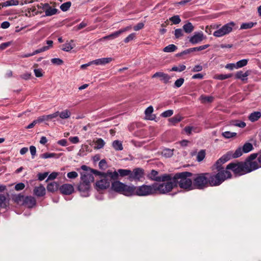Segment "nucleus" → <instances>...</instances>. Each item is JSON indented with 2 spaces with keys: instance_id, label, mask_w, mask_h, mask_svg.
Returning <instances> with one entry per match:
<instances>
[{
  "instance_id": "f257e3e1",
  "label": "nucleus",
  "mask_w": 261,
  "mask_h": 261,
  "mask_svg": "<svg viewBox=\"0 0 261 261\" xmlns=\"http://www.w3.org/2000/svg\"><path fill=\"white\" fill-rule=\"evenodd\" d=\"M217 175H213L210 173H202L193 174V187L198 189H203L208 186H217L220 185V180L217 179Z\"/></svg>"
},
{
  "instance_id": "f03ea898",
  "label": "nucleus",
  "mask_w": 261,
  "mask_h": 261,
  "mask_svg": "<svg viewBox=\"0 0 261 261\" xmlns=\"http://www.w3.org/2000/svg\"><path fill=\"white\" fill-rule=\"evenodd\" d=\"M230 156L231 155L229 153L224 155L217 160L214 165L215 168L217 170V173L213 174V175H219L217 179L220 180V184H221L224 180L231 177V174L228 171V169H226V168L224 169L222 166V164L230 159Z\"/></svg>"
},
{
  "instance_id": "7ed1b4c3",
  "label": "nucleus",
  "mask_w": 261,
  "mask_h": 261,
  "mask_svg": "<svg viewBox=\"0 0 261 261\" xmlns=\"http://www.w3.org/2000/svg\"><path fill=\"white\" fill-rule=\"evenodd\" d=\"M193 174L189 172H183L175 174L173 176V178L176 182V187L178 185L181 189L188 191L192 190L193 186L192 179Z\"/></svg>"
},
{
  "instance_id": "20e7f679",
  "label": "nucleus",
  "mask_w": 261,
  "mask_h": 261,
  "mask_svg": "<svg viewBox=\"0 0 261 261\" xmlns=\"http://www.w3.org/2000/svg\"><path fill=\"white\" fill-rule=\"evenodd\" d=\"M167 179L162 184L154 183L155 193L165 194L170 192L174 187H176V182L171 174H168Z\"/></svg>"
},
{
  "instance_id": "39448f33",
  "label": "nucleus",
  "mask_w": 261,
  "mask_h": 261,
  "mask_svg": "<svg viewBox=\"0 0 261 261\" xmlns=\"http://www.w3.org/2000/svg\"><path fill=\"white\" fill-rule=\"evenodd\" d=\"M155 194L154 184L151 185H143L141 186H132V195H136L140 196H146Z\"/></svg>"
},
{
  "instance_id": "423d86ee",
  "label": "nucleus",
  "mask_w": 261,
  "mask_h": 261,
  "mask_svg": "<svg viewBox=\"0 0 261 261\" xmlns=\"http://www.w3.org/2000/svg\"><path fill=\"white\" fill-rule=\"evenodd\" d=\"M80 169H82L83 171H90V172L92 173V174L100 176L101 178L108 177H111L112 179H118V175L116 171L112 172L111 170H108L107 172H102L96 169H92L85 165H82L81 167V168H77L76 170L79 171Z\"/></svg>"
},
{
  "instance_id": "0eeeda50",
  "label": "nucleus",
  "mask_w": 261,
  "mask_h": 261,
  "mask_svg": "<svg viewBox=\"0 0 261 261\" xmlns=\"http://www.w3.org/2000/svg\"><path fill=\"white\" fill-rule=\"evenodd\" d=\"M112 189L115 192L125 195H130V186H128L117 180H111Z\"/></svg>"
},
{
  "instance_id": "6e6552de",
  "label": "nucleus",
  "mask_w": 261,
  "mask_h": 261,
  "mask_svg": "<svg viewBox=\"0 0 261 261\" xmlns=\"http://www.w3.org/2000/svg\"><path fill=\"white\" fill-rule=\"evenodd\" d=\"M244 162L231 163L226 166V169L231 170L237 175H242L247 173Z\"/></svg>"
},
{
  "instance_id": "1a4fd4ad",
  "label": "nucleus",
  "mask_w": 261,
  "mask_h": 261,
  "mask_svg": "<svg viewBox=\"0 0 261 261\" xmlns=\"http://www.w3.org/2000/svg\"><path fill=\"white\" fill-rule=\"evenodd\" d=\"M236 24L234 22L231 21L222 26L220 29L216 30L213 33V35L217 37H221L232 32L233 28Z\"/></svg>"
},
{
  "instance_id": "9d476101",
  "label": "nucleus",
  "mask_w": 261,
  "mask_h": 261,
  "mask_svg": "<svg viewBox=\"0 0 261 261\" xmlns=\"http://www.w3.org/2000/svg\"><path fill=\"white\" fill-rule=\"evenodd\" d=\"M159 172L155 170H152L150 173L147 175V177L153 180L158 182H161V181H164L167 179V178L169 177L168 174H164L161 176H158Z\"/></svg>"
},
{
  "instance_id": "9b49d317",
  "label": "nucleus",
  "mask_w": 261,
  "mask_h": 261,
  "mask_svg": "<svg viewBox=\"0 0 261 261\" xmlns=\"http://www.w3.org/2000/svg\"><path fill=\"white\" fill-rule=\"evenodd\" d=\"M115 179H111V177H102L100 180L96 181L95 185L100 190H104L108 188L111 180H114Z\"/></svg>"
},
{
  "instance_id": "f8f14e48",
  "label": "nucleus",
  "mask_w": 261,
  "mask_h": 261,
  "mask_svg": "<svg viewBox=\"0 0 261 261\" xmlns=\"http://www.w3.org/2000/svg\"><path fill=\"white\" fill-rule=\"evenodd\" d=\"M90 188V184L86 181H82L77 187L78 191L83 196L88 195V192Z\"/></svg>"
},
{
  "instance_id": "ddd939ff",
  "label": "nucleus",
  "mask_w": 261,
  "mask_h": 261,
  "mask_svg": "<svg viewBox=\"0 0 261 261\" xmlns=\"http://www.w3.org/2000/svg\"><path fill=\"white\" fill-rule=\"evenodd\" d=\"M244 163L245 167V168L246 169V172H247V173L261 167V166H259L256 161L245 160Z\"/></svg>"
},
{
  "instance_id": "4468645a",
  "label": "nucleus",
  "mask_w": 261,
  "mask_h": 261,
  "mask_svg": "<svg viewBox=\"0 0 261 261\" xmlns=\"http://www.w3.org/2000/svg\"><path fill=\"white\" fill-rule=\"evenodd\" d=\"M205 38L202 32H195L194 35L190 38L189 41L192 44H196L199 43Z\"/></svg>"
},
{
  "instance_id": "2eb2a0df",
  "label": "nucleus",
  "mask_w": 261,
  "mask_h": 261,
  "mask_svg": "<svg viewBox=\"0 0 261 261\" xmlns=\"http://www.w3.org/2000/svg\"><path fill=\"white\" fill-rule=\"evenodd\" d=\"M144 170L142 168H136L132 172V178L137 181H142L144 179Z\"/></svg>"
},
{
  "instance_id": "dca6fc26",
  "label": "nucleus",
  "mask_w": 261,
  "mask_h": 261,
  "mask_svg": "<svg viewBox=\"0 0 261 261\" xmlns=\"http://www.w3.org/2000/svg\"><path fill=\"white\" fill-rule=\"evenodd\" d=\"M59 190L63 195H69L74 192L73 186L69 184H64L61 186L59 188Z\"/></svg>"
},
{
  "instance_id": "f3484780",
  "label": "nucleus",
  "mask_w": 261,
  "mask_h": 261,
  "mask_svg": "<svg viewBox=\"0 0 261 261\" xmlns=\"http://www.w3.org/2000/svg\"><path fill=\"white\" fill-rule=\"evenodd\" d=\"M36 205V199L31 196H25L23 203L21 205L24 206L29 208H31Z\"/></svg>"
},
{
  "instance_id": "a211bd4d",
  "label": "nucleus",
  "mask_w": 261,
  "mask_h": 261,
  "mask_svg": "<svg viewBox=\"0 0 261 261\" xmlns=\"http://www.w3.org/2000/svg\"><path fill=\"white\" fill-rule=\"evenodd\" d=\"M80 172L81 179L82 181H86L90 184L94 181V177L90 171H84Z\"/></svg>"
},
{
  "instance_id": "6ab92c4d",
  "label": "nucleus",
  "mask_w": 261,
  "mask_h": 261,
  "mask_svg": "<svg viewBox=\"0 0 261 261\" xmlns=\"http://www.w3.org/2000/svg\"><path fill=\"white\" fill-rule=\"evenodd\" d=\"M43 10L45 12V16H50L55 15L58 11L57 9L51 8L48 3L43 4Z\"/></svg>"
},
{
  "instance_id": "aec40b11",
  "label": "nucleus",
  "mask_w": 261,
  "mask_h": 261,
  "mask_svg": "<svg viewBox=\"0 0 261 261\" xmlns=\"http://www.w3.org/2000/svg\"><path fill=\"white\" fill-rule=\"evenodd\" d=\"M160 78V80L162 81L164 83L167 84L169 82L170 76L166 73L162 72H156L152 75V78Z\"/></svg>"
},
{
  "instance_id": "412c9836",
  "label": "nucleus",
  "mask_w": 261,
  "mask_h": 261,
  "mask_svg": "<svg viewBox=\"0 0 261 261\" xmlns=\"http://www.w3.org/2000/svg\"><path fill=\"white\" fill-rule=\"evenodd\" d=\"M130 29V27H127L124 29H122L119 30L118 31H116L113 33H112L111 34L103 37L102 39L106 40V39H114L118 36H119L120 34L123 33V32L129 30Z\"/></svg>"
},
{
  "instance_id": "4be33fe9",
  "label": "nucleus",
  "mask_w": 261,
  "mask_h": 261,
  "mask_svg": "<svg viewBox=\"0 0 261 261\" xmlns=\"http://www.w3.org/2000/svg\"><path fill=\"white\" fill-rule=\"evenodd\" d=\"M58 114L59 113L58 112H55L51 114L41 116L38 117V121L40 123L45 121L51 120L54 118H57L58 116Z\"/></svg>"
},
{
  "instance_id": "5701e85b",
  "label": "nucleus",
  "mask_w": 261,
  "mask_h": 261,
  "mask_svg": "<svg viewBox=\"0 0 261 261\" xmlns=\"http://www.w3.org/2000/svg\"><path fill=\"white\" fill-rule=\"evenodd\" d=\"M34 194L38 197H42L45 194V189L41 185L39 187H36L34 189Z\"/></svg>"
},
{
  "instance_id": "b1692460",
  "label": "nucleus",
  "mask_w": 261,
  "mask_h": 261,
  "mask_svg": "<svg viewBox=\"0 0 261 261\" xmlns=\"http://www.w3.org/2000/svg\"><path fill=\"white\" fill-rule=\"evenodd\" d=\"M59 185L57 182L54 181L48 184L46 189L48 192L53 193L59 189Z\"/></svg>"
},
{
  "instance_id": "393cba45",
  "label": "nucleus",
  "mask_w": 261,
  "mask_h": 261,
  "mask_svg": "<svg viewBox=\"0 0 261 261\" xmlns=\"http://www.w3.org/2000/svg\"><path fill=\"white\" fill-rule=\"evenodd\" d=\"M261 117V112L259 111L251 113L248 116V119L251 122L257 121Z\"/></svg>"
},
{
  "instance_id": "a878e982",
  "label": "nucleus",
  "mask_w": 261,
  "mask_h": 261,
  "mask_svg": "<svg viewBox=\"0 0 261 261\" xmlns=\"http://www.w3.org/2000/svg\"><path fill=\"white\" fill-rule=\"evenodd\" d=\"M9 205V200L7 199L4 194H0V207L7 208Z\"/></svg>"
},
{
  "instance_id": "bb28decb",
  "label": "nucleus",
  "mask_w": 261,
  "mask_h": 261,
  "mask_svg": "<svg viewBox=\"0 0 261 261\" xmlns=\"http://www.w3.org/2000/svg\"><path fill=\"white\" fill-rule=\"evenodd\" d=\"M249 74V71H247L245 72H243L242 71H238L236 73L235 76L237 79H240L242 81H244L246 80V77H247Z\"/></svg>"
},
{
  "instance_id": "cd10ccee",
  "label": "nucleus",
  "mask_w": 261,
  "mask_h": 261,
  "mask_svg": "<svg viewBox=\"0 0 261 261\" xmlns=\"http://www.w3.org/2000/svg\"><path fill=\"white\" fill-rule=\"evenodd\" d=\"M184 32L187 34L192 33L194 29V27L192 23L188 22L182 27Z\"/></svg>"
},
{
  "instance_id": "c85d7f7f",
  "label": "nucleus",
  "mask_w": 261,
  "mask_h": 261,
  "mask_svg": "<svg viewBox=\"0 0 261 261\" xmlns=\"http://www.w3.org/2000/svg\"><path fill=\"white\" fill-rule=\"evenodd\" d=\"M25 196L21 194L14 195L12 197L13 200L16 203L21 205V203H23Z\"/></svg>"
},
{
  "instance_id": "c756f323",
  "label": "nucleus",
  "mask_w": 261,
  "mask_h": 261,
  "mask_svg": "<svg viewBox=\"0 0 261 261\" xmlns=\"http://www.w3.org/2000/svg\"><path fill=\"white\" fill-rule=\"evenodd\" d=\"M73 42V40H71L69 42L67 41L65 44L62 45V50L65 51H70L74 47V45L72 46L71 44Z\"/></svg>"
},
{
  "instance_id": "7c9ffc66",
  "label": "nucleus",
  "mask_w": 261,
  "mask_h": 261,
  "mask_svg": "<svg viewBox=\"0 0 261 261\" xmlns=\"http://www.w3.org/2000/svg\"><path fill=\"white\" fill-rule=\"evenodd\" d=\"M174 149H171L169 148H165L162 151V154L165 158H170L173 155V151Z\"/></svg>"
},
{
  "instance_id": "2f4dec72",
  "label": "nucleus",
  "mask_w": 261,
  "mask_h": 261,
  "mask_svg": "<svg viewBox=\"0 0 261 261\" xmlns=\"http://www.w3.org/2000/svg\"><path fill=\"white\" fill-rule=\"evenodd\" d=\"M56 112H58L59 113L58 116H60V117L61 119H67L70 117L71 115V112L69 110L66 109L63 111H62L61 112H60L59 111H57Z\"/></svg>"
},
{
  "instance_id": "473e14b6",
  "label": "nucleus",
  "mask_w": 261,
  "mask_h": 261,
  "mask_svg": "<svg viewBox=\"0 0 261 261\" xmlns=\"http://www.w3.org/2000/svg\"><path fill=\"white\" fill-rule=\"evenodd\" d=\"M256 24V22H248L243 23L240 27L241 30H247L253 27Z\"/></svg>"
},
{
  "instance_id": "72a5a7b5",
  "label": "nucleus",
  "mask_w": 261,
  "mask_h": 261,
  "mask_svg": "<svg viewBox=\"0 0 261 261\" xmlns=\"http://www.w3.org/2000/svg\"><path fill=\"white\" fill-rule=\"evenodd\" d=\"M112 146L117 151L122 150L123 149L122 143L119 140L114 141L112 143Z\"/></svg>"
},
{
  "instance_id": "f704fd0d",
  "label": "nucleus",
  "mask_w": 261,
  "mask_h": 261,
  "mask_svg": "<svg viewBox=\"0 0 261 261\" xmlns=\"http://www.w3.org/2000/svg\"><path fill=\"white\" fill-rule=\"evenodd\" d=\"M117 174L121 176L124 177L125 176H128L130 175V170L129 169H118L117 171H115Z\"/></svg>"
},
{
  "instance_id": "c9c22d12",
  "label": "nucleus",
  "mask_w": 261,
  "mask_h": 261,
  "mask_svg": "<svg viewBox=\"0 0 261 261\" xmlns=\"http://www.w3.org/2000/svg\"><path fill=\"white\" fill-rule=\"evenodd\" d=\"M242 148L244 153H248L253 150V147L251 143L247 142L244 144Z\"/></svg>"
},
{
  "instance_id": "e433bc0d",
  "label": "nucleus",
  "mask_w": 261,
  "mask_h": 261,
  "mask_svg": "<svg viewBox=\"0 0 261 261\" xmlns=\"http://www.w3.org/2000/svg\"><path fill=\"white\" fill-rule=\"evenodd\" d=\"M153 108L152 106L148 107L145 110V114L148 119H149V120L154 119V118L151 115V114L153 112Z\"/></svg>"
},
{
  "instance_id": "4c0bfd02",
  "label": "nucleus",
  "mask_w": 261,
  "mask_h": 261,
  "mask_svg": "<svg viewBox=\"0 0 261 261\" xmlns=\"http://www.w3.org/2000/svg\"><path fill=\"white\" fill-rule=\"evenodd\" d=\"M19 4V2L16 0H9L4 3H2V7L11 6H17Z\"/></svg>"
},
{
  "instance_id": "58836bf2",
  "label": "nucleus",
  "mask_w": 261,
  "mask_h": 261,
  "mask_svg": "<svg viewBox=\"0 0 261 261\" xmlns=\"http://www.w3.org/2000/svg\"><path fill=\"white\" fill-rule=\"evenodd\" d=\"M177 47L174 44H170L164 48L163 51L166 53H172L175 51Z\"/></svg>"
},
{
  "instance_id": "ea45409f",
  "label": "nucleus",
  "mask_w": 261,
  "mask_h": 261,
  "mask_svg": "<svg viewBox=\"0 0 261 261\" xmlns=\"http://www.w3.org/2000/svg\"><path fill=\"white\" fill-rule=\"evenodd\" d=\"M230 123L232 125H234V126H238V127H241V128H244L246 125L245 122H244L243 121H239V120H232V121H231Z\"/></svg>"
},
{
  "instance_id": "a19ab883",
  "label": "nucleus",
  "mask_w": 261,
  "mask_h": 261,
  "mask_svg": "<svg viewBox=\"0 0 261 261\" xmlns=\"http://www.w3.org/2000/svg\"><path fill=\"white\" fill-rule=\"evenodd\" d=\"M205 156V151L204 150H200L197 154L196 160L198 162H201Z\"/></svg>"
},
{
  "instance_id": "79ce46f5",
  "label": "nucleus",
  "mask_w": 261,
  "mask_h": 261,
  "mask_svg": "<svg viewBox=\"0 0 261 261\" xmlns=\"http://www.w3.org/2000/svg\"><path fill=\"white\" fill-rule=\"evenodd\" d=\"M236 135H237L236 133L230 132L229 131L223 132L222 134V136L226 139H230V138L234 137L236 136Z\"/></svg>"
},
{
  "instance_id": "37998d69",
  "label": "nucleus",
  "mask_w": 261,
  "mask_h": 261,
  "mask_svg": "<svg viewBox=\"0 0 261 261\" xmlns=\"http://www.w3.org/2000/svg\"><path fill=\"white\" fill-rule=\"evenodd\" d=\"M95 143L96 144V146L95 147V148L97 149H99L103 148L105 145L104 140L101 138L97 139Z\"/></svg>"
},
{
  "instance_id": "c03bdc74",
  "label": "nucleus",
  "mask_w": 261,
  "mask_h": 261,
  "mask_svg": "<svg viewBox=\"0 0 261 261\" xmlns=\"http://www.w3.org/2000/svg\"><path fill=\"white\" fill-rule=\"evenodd\" d=\"M244 153V151L242 148V147H239L232 154L231 157L232 158H237L240 156H241L243 153Z\"/></svg>"
},
{
  "instance_id": "a18cd8bd",
  "label": "nucleus",
  "mask_w": 261,
  "mask_h": 261,
  "mask_svg": "<svg viewBox=\"0 0 261 261\" xmlns=\"http://www.w3.org/2000/svg\"><path fill=\"white\" fill-rule=\"evenodd\" d=\"M200 99L202 103L212 102L214 100V98L212 96H207L204 95H201L200 97Z\"/></svg>"
},
{
  "instance_id": "49530a36",
  "label": "nucleus",
  "mask_w": 261,
  "mask_h": 261,
  "mask_svg": "<svg viewBox=\"0 0 261 261\" xmlns=\"http://www.w3.org/2000/svg\"><path fill=\"white\" fill-rule=\"evenodd\" d=\"M41 158L43 159H48L51 158H58L57 154L55 153H49V152H45L44 153L41 154L40 155Z\"/></svg>"
},
{
  "instance_id": "de8ad7c7",
  "label": "nucleus",
  "mask_w": 261,
  "mask_h": 261,
  "mask_svg": "<svg viewBox=\"0 0 261 261\" xmlns=\"http://www.w3.org/2000/svg\"><path fill=\"white\" fill-rule=\"evenodd\" d=\"M186 66L184 65H179L178 66H173L171 69V71L181 72L185 70Z\"/></svg>"
},
{
  "instance_id": "09e8293b",
  "label": "nucleus",
  "mask_w": 261,
  "mask_h": 261,
  "mask_svg": "<svg viewBox=\"0 0 261 261\" xmlns=\"http://www.w3.org/2000/svg\"><path fill=\"white\" fill-rule=\"evenodd\" d=\"M181 120V117L179 115L175 116L169 119L170 122L174 125Z\"/></svg>"
},
{
  "instance_id": "8fccbe9b",
  "label": "nucleus",
  "mask_w": 261,
  "mask_h": 261,
  "mask_svg": "<svg viewBox=\"0 0 261 261\" xmlns=\"http://www.w3.org/2000/svg\"><path fill=\"white\" fill-rule=\"evenodd\" d=\"M232 74H220L216 75L215 77L216 79L219 80H224L228 78H230L232 76Z\"/></svg>"
},
{
  "instance_id": "3c124183",
  "label": "nucleus",
  "mask_w": 261,
  "mask_h": 261,
  "mask_svg": "<svg viewBox=\"0 0 261 261\" xmlns=\"http://www.w3.org/2000/svg\"><path fill=\"white\" fill-rule=\"evenodd\" d=\"M248 60L243 59L236 63V68H242L247 64Z\"/></svg>"
},
{
  "instance_id": "603ef678",
  "label": "nucleus",
  "mask_w": 261,
  "mask_h": 261,
  "mask_svg": "<svg viewBox=\"0 0 261 261\" xmlns=\"http://www.w3.org/2000/svg\"><path fill=\"white\" fill-rule=\"evenodd\" d=\"M71 3L70 2H67L62 4L60 6V9L62 11L65 12L67 11L70 7Z\"/></svg>"
},
{
  "instance_id": "864d4df0",
  "label": "nucleus",
  "mask_w": 261,
  "mask_h": 261,
  "mask_svg": "<svg viewBox=\"0 0 261 261\" xmlns=\"http://www.w3.org/2000/svg\"><path fill=\"white\" fill-rule=\"evenodd\" d=\"M210 46L209 44H205L204 45H201L198 47H195L193 48H190L191 53L193 51H201L203 49H205L208 47Z\"/></svg>"
},
{
  "instance_id": "5fc2aeb1",
  "label": "nucleus",
  "mask_w": 261,
  "mask_h": 261,
  "mask_svg": "<svg viewBox=\"0 0 261 261\" xmlns=\"http://www.w3.org/2000/svg\"><path fill=\"white\" fill-rule=\"evenodd\" d=\"M169 20L172 22L173 24H179L180 21L181 19L179 16V15H174L169 18Z\"/></svg>"
},
{
  "instance_id": "6e6d98bb",
  "label": "nucleus",
  "mask_w": 261,
  "mask_h": 261,
  "mask_svg": "<svg viewBox=\"0 0 261 261\" xmlns=\"http://www.w3.org/2000/svg\"><path fill=\"white\" fill-rule=\"evenodd\" d=\"M98 166L101 170H105L107 168L106 161L105 159L100 160Z\"/></svg>"
},
{
  "instance_id": "4d7b16f0",
  "label": "nucleus",
  "mask_w": 261,
  "mask_h": 261,
  "mask_svg": "<svg viewBox=\"0 0 261 261\" xmlns=\"http://www.w3.org/2000/svg\"><path fill=\"white\" fill-rule=\"evenodd\" d=\"M184 79L182 77L177 79L174 83V87L176 88H179L184 83Z\"/></svg>"
},
{
  "instance_id": "13d9d810",
  "label": "nucleus",
  "mask_w": 261,
  "mask_h": 261,
  "mask_svg": "<svg viewBox=\"0 0 261 261\" xmlns=\"http://www.w3.org/2000/svg\"><path fill=\"white\" fill-rule=\"evenodd\" d=\"M174 35L176 38H179L184 35L183 31L181 29H177L174 31Z\"/></svg>"
},
{
  "instance_id": "bf43d9fd",
  "label": "nucleus",
  "mask_w": 261,
  "mask_h": 261,
  "mask_svg": "<svg viewBox=\"0 0 261 261\" xmlns=\"http://www.w3.org/2000/svg\"><path fill=\"white\" fill-rule=\"evenodd\" d=\"M51 62L57 65H61L63 63V61L60 58H53L51 59Z\"/></svg>"
},
{
  "instance_id": "052dcab7",
  "label": "nucleus",
  "mask_w": 261,
  "mask_h": 261,
  "mask_svg": "<svg viewBox=\"0 0 261 261\" xmlns=\"http://www.w3.org/2000/svg\"><path fill=\"white\" fill-rule=\"evenodd\" d=\"M173 114V110H168L165 111L164 112H163L161 114V116L163 117H170L171 115H172Z\"/></svg>"
},
{
  "instance_id": "680f3d73",
  "label": "nucleus",
  "mask_w": 261,
  "mask_h": 261,
  "mask_svg": "<svg viewBox=\"0 0 261 261\" xmlns=\"http://www.w3.org/2000/svg\"><path fill=\"white\" fill-rule=\"evenodd\" d=\"M67 176L70 179H74L78 176V174L75 171H71L67 173Z\"/></svg>"
},
{
  "instance_id": "e2e57ef3",
  "label": "nucleus",
  "mask_w": 261,
  "mask_h": 261,
  "mask_svg": "<svg viewBox=\"0 0 261 261\" xmlns=\"http://www.w3.org/2000/svg\"><path fill=\"white\" fill-rule=\"evenodd\" d=\"M48 172H44L43 173H39L38 174V179L40 181H42L44 180L48 175Z\"/></svg>"
},
{
  "instance_id": "0e129e2a",
  "label": "nucleus",
  "mask_w": 261,
  "mask_h": 261,
  "mask_svg": "<svg viewBox=\"0 0 261 261\" xmlns=\"http://www.w3.org/2000/svg\"><path fill=\"white\" fill-rule=\"evenodd\" d=\"M25 187V185L22 182H20L16 184L15 186V189L16 191H20L23 190Z\"/></svg>"
},
{
  "instance_id": "69168bd1",
  "label": "nucleus",
  "mask_w": 261,
  "mask_h": 261,
  "mask_svg": "<svg viewBox=\"0 0 261 261\" xmlns=\"http://www.w3.org/2000/svg\"><path fill=\"white\" fill-rule=\"evenodd\" d=\"M30 152H31V155H32V158L34 159V156H35V155H36V147L33 146V145L31 146L30 147Z\"/></svg>"
},
{
  "instance_id": "338daca9",
  "label": "nucleus",
  "mask_w": 261,
  "mask_h": 261,
  "mask_svg": "<svg viewBox=\"0 0 261 261\" xmlns=\"http://www.w3.org/2000/svg\"><path fill=\"white\" fill-rule=\"evenodd\" d=\"M202 66L200 65H195L192 69V71L193 72H196L201 71L202 70Z\"/></svg>"
},
{
  "instance_id": "774afa93",
  "label": "nucleus",
  "mask_w": 261,
  "mask_h": 261,
  "mask_svg": "<svg viewBox=\"0 0 261 261\" xmlns=\"http://www.w3.org/2000/svg\"><path fill=\"white\" fill-rule=\"evenodd\" d=\"M34 71L36 77H40L43 76L41 69H35Z\"/></svg>"
}]
</instances>
